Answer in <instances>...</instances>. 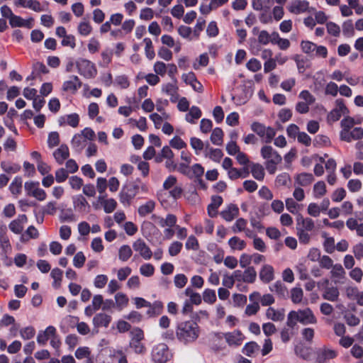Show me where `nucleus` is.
Returning <instances> with one entry per match:
<instances>
[{"label":"nucleus","instance_id":"1","mask_svg":"<svg viewBox=\"0 0 363 363\" xmlns=\"http://www.w3.org/2000/svg\"><path fill=\"white\" fill-rule=\"evenodd\" d=\"M201 330L198 324L191 320L184 321L178 324L176 328V337L184 345H191L196 341Z\"/></svg>","mask_w":363,"mask_h":363},{"label":"nucleus","instance_id":"2","mask_svg":"<svg viewBox=\"0 0 363 363\" xmlns=\"http://www.w3.org/2000/svg\"><path fill=\"white\" fill-rule=\"evenodd\" d=\"M182 189L177 185V179L174 175H169L162 184V188L157 193L159 201L163 203L167 196L176 201L181 197Z\"/></svg>","mask_w":363,"mask_h":363},{"label":"nucleus","instance_id":"3","mask_svg":"<svg viewBox=\"0 0 363 363\" xmlns=\"http://www.w3.org/2000/svg\"><path fill=\"white\" fill-rule=\"evenodd\" d=\"M297 322L303 325H313L317 323V318L310 308L290 311L287 317V325L293 328Z\"/></svg>","mask_w":363,"mask_h":363},{"label":"nucleus","instance_id":"4","mask_svg":"<svg viewBox=\"0 0 363 363\" xmlns=\"http://www.w3.org/2000/svg\"><path fill=\"white\" fill-rule=\"evenodd\" d=\"M261 155L266 160L265 167L270 174H274L277 171V166L281 162L280 155L269 145H264L261 148Z\"/></svg>","mask_w":363,"mask_h":363},{"label":"nucleus","instance_id":"5","mask_svg":"<svg viewBox=\"0 0 363 363\" xmlns=\"http://www.w3.org/2000/svg\"><path fill=\"white\" fill-rule=\"evenodd\" d=\"M301 48L303 52L310 56L325 58L328 55V49L326 47L317 45L308 40H303L301 43Z\"/></svg>","mask_w":363,"mask_h":363},{"label":"nucleus","instance_id":"6","mask_svg":"<svg viewBox=\"0 0 363 363\" xmlns=\"http://www.w3.org/2000/svg\"><path fill=\"white\" fill-rule=\"evenodd\" d=\"M152 358L155 363H166L172 358V354L166 344L160 343L153 348Z\"/></svg>","mask_w":363,"mask_h":363},{"label":"nucleus","instance_id":"7","mask_svg":"<svg viewBox=\"0 0 363 363\" xmlns=\"http://www.w3.org/2000/svg\"><path fill=\"white\" fill-rule=\"evenodd\" d=\"M76 66L79 73L85 78L91 79L97 74V70L94 63L86 59H79L76 61Z\"/></svg>","mask_w":363,"mask_h":363},{"label":"nucleus","instance_id":"8","mask_svg":"<svg viewBox=\"0 0 363 363\" xmlns=\"http://www.w3.org/2000/svg\"><path fill=\"white\" fill-rule=\"evenodd\" d=\"M286 8L289 13L295 15L311 11L309 2L306 0H293L288 4Z\"/></svg>","mask_w":363,"mask_h":363},{"label":"nucleus","instance_id":"9","mask_svg":"<svg viewBox=\"0 0 363 363\" xmlns=\"http://www.w3.org/2000/svg\"><path fill=\"white\" fill-rule=\"evenodd\" d=\"M223 337L230 347L240 346L245 340L244 335L238 330L223 333Z\"/></svg>","mask_w":363,"mask_h":363},{"label":"nucleus","instance_id":"10","mask_svg":"<svg viewBox=\"0 0 363 363\" xmlns=\"http://www.w3.org/2000/svg\"><path fill=\"white\" fill-rule=\"evenodd\" d=\"M138 308H145V315L147 317H151L160 313L162 306L159 303H155L151 305L145 299L138 298Z\"/></svg>","mask_w":363,"mask_h":363},{"label":"nucleus","instance_id":"11","mask_svg":"<svg viewBox=\"0 0 363 363\" xmlns=\"http://www.w3.org/2000/svg\"><path fill=\"white\" fill-rule=\"evenodd\" d=\"M337 106L333 109L328 116L330 122L337 121L342 115L347 113L348 110L341 100H337Z\"/></svg>","mask_w":363,"mask_h":363},{"label":"nucleus","instance_id":"12","mask_svg":"<svg viewBox=\"0 0 363 363\" xmlns=\"http://www.w3.org/2000/svg\"><path fill=\"white\" fill-rule=\"evenodd\" d=\"M182 80L191 88L199 93L203 92V85L196 79L195 74L193 72H189L182 75Z\"/></svg>","mask_w":363,"mask_h":363},{"label":"nucleus","instance_id":"13","mask_svg":"<svg viewBox=\"0 0 363 363\" xmlns=\"http://www.w3.org/2000/svg\"><path fill=\"white\" fill-rule=\"evenodd\" d=\"M247 220L245 218H240L232 226V230L235 233L244 232L246 237L253 238L255 236V233L252 230L247 228Z\"/></svg>","mask_w":363,"mask_h":363},{"label":"nucleus","instance_id":"14","mask_svg":"<svg viewBox=\"0 0 363 363\" xmlns=\"http://www.w3.org/2000/svg\"><path fill=\"white\" fill-rule=\"evenodd\" d=\"M337 352L335 350L323 347L317 352V361L318 363H324L328 360L334 359L337 357Z\"/></svg>","mask_w":363,"mask_h":363},{"label":"nucleus","instance_id":"15","mask_svg":"<svg viewBox=\"0 0 363 363\" xmlns=\"http://www.w3.org/2000/svg\"><path fill=\"white\" fill-rule=\"evenodd\" d=\"M28 221L25 214L18 215L17 218L13 220L9 225L11 231L15 234H21L23 230V225Z\"/></svg>","mask_w":363,"mask_h":363},{"label":"nucleus","instance_id":"16","mask_svg":"<svg viewBox=\"0 0 363 363\" xmlns=\"http://www.w3.org/2000/svg\"><path fill=\"white\" fill-rule=\"evenodd\" d=\"M82 86V82L77 76L72 75L63 83L62 89L65 91L75 93Z\"/></svg>","mask_w":363,"mask_h":363},{"label":"nucleus","instance_id":"17","mask_svg":"<svg viewBox=\"0 0 363 363\" xmlns=\"http://www.w3.org/2000/svg\"><path fill=\"white\" fill-rule=\"evenodd\" d=\"M56 333L57 330L52 325L47 327L45 330H40L37 336V342L40 345H45L48 340L50 338L51 339V337L54 336Z\"/></svg>","mask_w":363,"mask_h":363},{"label":"nucleus","instance_id":"18","mask_svg":"<svg viewBox=\"0 0 363 363\" xmlns=\"http://www.w3.org/2000/svg\"><path fill=\"white\" fill-rule=\"evenodd\" d=\"M111 320L112 318L111 315L104 313H99L94 316L92 323L95 328H108Z\"/></svg>","mask_w":363,"mask_h":363},{"label":"nucleus","instance_id":"19","mask_svg":"<svg viewBox=\"0 0 363 363\" xmlns=\"http://www.w3.org/2000/svg\"><path fill=\"white\" fill-rule=\"evenodd\" d=\"M260 280L265 284H268L274 279V269L270 264H264L259 273Z\"/></svg>","mask_w":363,"mask_h":363},{"label":"nucleus","instance_id":"20","mask_svg":"<svg viewBox=\"0 0 363 363\" xmlns=\"http://www.w3.org/2000/svg\"><path fill=\"white\" fill-rule=\"evenodd\" d=\"M315 228L314 221L310 218H304L301 215H298L296 218L297 230H303L305 231H312Z\"/></svg>","mask_w":363,"mask_h":363},{"label":"nucleus","instance_id":"21","mask_svg":"<svg viewBox=\"0 0 363 363\" xmlns=\"http://www.w3.org/2000/svg\"><path fill=\"white\" fill-rule=\"evenodd\" d=\"M239 214L238 207L233 203L229 204L220 212L221 217L226 221L230 222Z\"/></svg>","mask_w":363,"mask_h":363},{"label":"nucleus","instance_id":"22","mask_svg":"<svg viewBox=\"0 0 363 363\" xmlns=\"http://www.w3.org/2000/svg\"><path fill=\"white\" fill-rule=\"evenodd\" d=\"M53 157L59 164H62L65 160L69 157V148L67 145H61L53 152Z\"/></svg>","mask_w":363,"mask_h":363},{"label":"nucleus","instance_id":"23","mask_svg":"<svg viewBox=\"0 0 363 363\" xmlns=\"http://www.w3.org/2000/svg\"><path fill=\"white\" fill-rule=\"evenodd\" d=\"M223 203V199L220 196H213L211 203L207 207L208 214L210 217L214 218L218 214V209Z\"/></svg>","mask_w":363,"mask_h":363},{"label":"nucleus","instance_id":"24","mask_svg":"<svg viewBox=\"0 0 363 363\" xmlns=\"http://www.w3.org/2000/svg\"><path fill=\"white\" fill-rule=\"evenodd\" d=\"M313 180V176L311 173H300L294 177L295 184H297L298 186H309Z\"/></svg>","mask_w":363,"mask_h":363},{"label":"nucleus","instance_id":"25","mask_svg":"<svg viewBox=\"0 0 363 363\" xmlns=\"http://www.w3.org/2000/svg\"><path fill=\"white\" fill-rule=\"evenodd\" d=\"M355 122L353 118L346 117L341 121L342 130L340 133V139H348L347 133L351 130Z\"/></svg>","mask_w":363,"mask_h":363},{"label":"nucleus","instance_id":"26","mask_svg":"<svg viewBox=\"0 0 363 363\" xmlns=\"http://www.w3.org/2000/svg\"><path fill=\"white\" fill-rule=\"evenodd\" d=\"M72 201L74 209L79 212H86V208L90 207L86 199L81 194L73 196Z\"/></svg>","mask_w":363,"mask_h":363},{"label":"nucleus","instance_id":"27","mask_svg":"<svg viewBox=\"0 0 363 363\" xmlns=\"http://www.w3.org/2000/svg\"><path fill=\"white\" fill-rule=\"evenodd\" d=\"M86 145V141L80 133L75 134L71 141L72 148L78 153H80Z\"/></svg>","mask_w":363,"mask_h":363},{"label":"nucleus","instance_id":"28","mask_svg":"<svg viewBox=\"0 0 363 363\" xmlns=\"http://www.w3.org/2000/svg\"><path fill=\"white\" fill-rule=\"evenodd\" d=\"M266 316L268 319L273 321H281L284 320L285 314L284 309H275L274 308L269 307L266 311Z\"/></svg>","mask_w":363,"mask_h":363},{"label":"nucleus","instance_id":"29","mask_svg":"<svg viewBox=\"0 0 363 363\" xmlns=\"http://www.w3.org/2000/svg\"><path fill=\"white\" fill-rule=\"evenodd\" d=\"M188 111L189 112L185 116V120L189 123H196L201 116V109L198 106H193Z\"/></svg>","mask_w":363,"mask_h":363},{"label":"nucleus","instance_id":"30","mask_svg":"<svg viewBox=\"0 0 363 363\" xmlns=\"http://www.w3.org/2000/svg\"><path fill=\"white\" fill-rule=\"evenodd\" d=\"M155 208V202L152 200H148L142 203L138 208V212L141 216H145L151 213Z\"/></svg>","mask_w":363,"mask_h":363},{"label":"nucleus","instance_id":"31","mask_svg":"<svg viewBox=\"0 0 363 363\" xmlns=\"http://www.w3.org/2000/svg\"><path fill=\"white\" fill-rule=\"evenodd\" d=\"M228 245L233 250L238 251L244 250L247 246L246 242L237 236L232 237L229 239Z\"/></svg>","mask_w":363,"mask_h":363},{"label":"nucleus","instance_id":"32","mask_svg":"<svg viewBox=\"0 0 363 363\" xmlns=\"http://www.w3.org/2000/svg\"><path fill=\"white\" fill-rule=\"evenodd\" d=\"M327 193L326 184L323 181L316 182L313 188V194L314 198L320 199L325 196Z\"/></svg>","mask_w":363,"mask_h":363},{"label":"nucleus","instance_id":"33","mask_svg":"<svg viewBox=\"0 0 363 363\" xmlns=\"http://www.w3.org/2000/svg\"><path fill=\"white\" fill-rule=\"evenodd\" d=\"M348 139H341L342 140L350 143L352 140H357L363 137V128L360 127H357L353 128L352 130H350L347 133Z\"/></svg>","mask_w":363,"mask_h":363},{"label":"nucleus","instance_id":"34","mask_svg":"<svg viewBox=\"0 0 363 363\" xmlns=\"http://www.w3.org/2000/svg\"><path fill=\"white\" fill-rule=\"evenodd\" d=\"M273 44L277 45L281 50H285L290 47V41L286 38H281L276 31L273 32Z\"/></svg>","mask_w":363,"mask_h":363},{"label":"nucleus","instance_id":"35","mask_svg":"<svg viewBox=\"0 0 363 363\" xmlns=\"http://www.w3.org/2000/svg\"><path fill=\"white\" fill-rule=\"evenodd\" d=\"M339 296V291L337 287L331 286L325 289L323 298L330 301H335Z\"/></svg>","mask_w":363,"mask_h":363},{"label":"nucleus","instance_id":"36","mask_svg":"<svg viewBox=\"0 0 363 363\" xmlns=\"http://www.w3.org/2000/svg\"><path fill=\"white\" fill-rule=\"evenodd\" d=\"M75 357L78 359H86V363H91V359L90 357L91 351L88 347H80L75 351Z\"/></svg>","mask_w":363,"mask_h":363},{"label":"nucleus","instance_id":"37","mask_svg":"<svg viewBox=\"0 0 363 363\" xmlns=\"http://www.w3.org/2000/svg\"><path fill=\"white\" fill-rule=\"evenodd\" d=\"M270 290L272 292L277 294L281 297H285L288 294L286 286L280 281H276L270 286Z\"/></svg>","mask_w":363,"mask_h":363},{"label":"nucleus","instance_id":"38","mask_svg":"<svg viewBox=\"0 0 363 363\" xmlns=\"http://www.w3.org/2000/svg\"><path fill=\"white\" fill-rule=\"evenodd\" d=\"M257 40L259 43L263 45H267L270 43L273 44V32L269 33L266 30L258 32Z\"/></svg>","mask_w":363,"mask_h":363},{"label":"nucleus","instance_id":"39","mask_svg":"<svg viewBox=\"0 0 363 363\" xmlns=\"http://www.w3.org/2000/svg\"><path fill=\"white\" fill-rule=\"evenodd\" d=\"M251 172L253 177L258 181H262L264 178V169L260 164H253L251 167Z\"/></svg>","mask_w":363,"mask_h":363},{"label":"nucleus","instance_id":"40","mask_svg":"<svg viewBox=\"0 0 363 363\" xmlns=\"http://www.w3.org/2000/svg\"><path fill=\"white\" fill-rule=\"evenodd\" d=\"M259 350V345L255 342H250L245 344L242 348V352L248 357L255 355Z\"/></svg>","mask_w":363,"mask_h":363},{"label":"nucleus","instance_id":"41","mask_svg":"<svg viewBox=\"0 0 363 363\" xmlns=\"http://www.w3.org/2000/svg\"><path fill=\"white\" fill-rule=\"evenodd\" d=\"M259 21L263 24H271L273 23L271 10L269 7L265 6L264 9L260 11L258 16Z\"/></svg>","mask_w":363,"mask_h":363},{"label":"nucleus","instance_id":"42","mask_svg":"<svg viewBox=\"0 0 363 363\" xmlns=\"http://www.w3.org/2000/svg\"><path fill=\"white\" fill-rule=\"evenodd\" d=\"M177 86L172 83H167L162 85V91L166 94L171 96V101H175L176 98L174 97L177 94Z\"/></svg>","mask_w":363,"mask_h":363},{"label":"nucleus","instance_id":"43","mask_svg":"<svg viewBox=\"0 0 363 363\" xmlns=\"http://www.w3.org/2000/svg\"><path fill=\"white\" fill-rule=\"evenodd\" d=\"M242 281L245 283H253L256 280L257 272L254 267H248L244 271Z\"/></svg>","mask_w":363,"mask_h":363},{"label":"nucleus","instance_id":"44","mask_svg":"<svg viewBox=\"0 0 363 363\" xmlns=\"http://www.w3.org/2000/svg\"><path fill=\"white\" fill-rule=\"evenodd\" d=\"M223 132L221 128H216L213 130L211 135V141L216 145H220L223 143Z\"/></svg>","mask_w":363,"mask_h":363},{"label":"nucleus","instance_id":"45","mask_svg":"<svg viewBox=\"0 0 363 363\" xmlns=\"http://www.w3.org/2000/svg\"><path fill=\"white\" fill-rule=\"evenodd\" d=\"M178 33L182 38L184 39L189 40H195V38L194 37V31L190 27L186 26H180L178 28Z\"/></svg>","mask_w":363,"mask_h":363},{"label":"nucleus","instance_id":"46","mask_svg":"<svg viewBox=\"0 0 363 363\" xmlns=\"http://www.w3.org/2000/svg\"><path fill=\"white\" fill-rule=\"evenodd\" d=\"M272 21L278 22L281 21L284 16V9L282 6H275L271 11Z\"/></svg>","mask_w":363,"mask_h":363},{"label":"nucleus","instance_id":"47","mask_svg":"<svg viewBox=\"0 0 363 363\" xmlns=\"http://www.w3.org/2000/svg\"><path fill=\"white\" fill-rule=\"evenodd\" d=\"M303 297V291L299 287H294L291 290V298L294 303H301Z\"/></svg>","mask_w":363,"mask_h":363},{"label":"nucleus","instance_id":"48","mask_svg":"<svg viewBox=\"0 0 363 363\" xmlns=\"http://www.w3.org/2000/svg\"><path fill=\"white\" fill-rule=\"evenodd\" d=\"M223 154L221 150L217 148L207 149L206 156L216 162H219Z\"/></svg>","mask_w":363,"mask_h":363},{"label":"nucleus","instance_id":"49","mask_svg":"<svg viewBox=\"0 0 363 363\" xmlns=\"http://www.w3.org/2000/svg\"><path fill=\"white\" fill-rule=\"evenodd\" d=\"M38 236L39 233L38 230L33 225H30L27 228L25 233L22 235L21 240L22 241H27L30 238L35 239Z\"/></svg>","mask_w":363,"mask_h":363},{"label":"nucleus","instance_id":"50","mask_svg":"<svg viewBox=\"0 0 363 363\" xmlns=\"http://www.w3.org/2000/svg\"><path fill=\"white\" fill-rule=\"evenodd\" d=\"M22 178L16 177L9 186V189L13 194H18L21 192L22 188Z\"/></svg>","mask_w":363,"mask_h":363},{"label":"nucleus","instance_id":"51","mask_svg":"<svg viewBox=\"0 0 363 363\" xmlns=\"http://www.w3.org/2000/svg\"><path fill=\"white\" fill-rule=\"evenodd\" d=\"M138 251L145 259H150L152 256V251L144 242H138Z\"/></svg>","mask_w":363,"mask_h":363},{"label":"nucleus","instance_id":"52","mask_svg":"<svg viewBox=\"0 0 363 363\" xmlns=\"http://www.w3.org/2000/svg\"><path fill=\"white\" fill-rule=\"evenodd\" d=\"M113 50L111 49L107 48L105 49L101 52L102 60L99 63L100 66L103 67H106L110 64L112 60Z\"/></svg>","mask_w":363,"mask_h":363},{"label":"nucleus","instance_id":"53","mask_svg":"<svg viewBox=\"0 0 363 363\" xmlns=\"http://www.w3.org/2000/svg\"><path fill=\"white\" fill-rule=\"evenodd\" d=\"M60 120H63L64 122H66L69 125L75 128L78 125L79 122V115L77 113H72L66 116L65 117L61 118ZM60 123H62V121Z\"/></svg>","mask_w":363,"mask_h":363},{"label":"nucleus","instance_id":"54","mask_svg":"<svg viewBox=\"0 0 363 363\" xmlns=\"http://www.w3.org/2000/svg\"><path fill=\"white\" fill-rule=\"evenodd\" d=\"M77 30L81 35L87 36L91 33L92 27L88 21H84L79 23Z\"/></svg>","mask_w":363,"mask_h":363},{"label":"nucleus","instance_id":"55","mask_svg":"<svg viewBox=\"0 0 363 363\" xmlns=\"http://www.w3.org/2000/svg\"><path fill=\"white\" fill-rule=\"evenodd\" d=\"M60 219L61 222H72L76 220L71 208L61 211Z\"/></svg>","mask_w":363,"mask_h":363},{"label":"nucleus","instance_id":"56","mask_svg":"<svg viewBox=\"0 0 363 363\" xmlns=\"http://www.w3.org/2000/svg\"><path fill=\"white\" fill-rule=\"evenodd\" d=\"M143 43L145 44V51L146 57L149 60H152L155 57V51L152 46V40L150 38H145L143 40Z\"/></svg>","mask_w":363,"mask_h":363},{"label":"nucleus","instance_id":"57","mask_svg":"<svg viewBox=\"0 0 363 363\" xmlns=\"http://www.w3.org/2000/svg\"><path fill=\"white\" fill-rule=\"evenodd\" d=\"M203 298L204 302L213 304L216 301V291L213 289H206L203 293Z\"/></svg>","mask_w":363,"mask_h":363},{"label":"nucleus","instance_id":"58","mask_svg":"<svg viewBox=\"0 0 363 363\" xmlns=\"http://www.w3.org/2000/svg\"><path fill=\"white\" fill-rule=\"evenodd\" d=\"M276 184L278 186H288L291 184V177L288 173H281L276 178Z\"/></svg>","mask_w":363,"mask_h":363},{"label":"nucleus","instance_id":"59","mask_svg":"<svg viewBox=\"0 0 363 363\" xmlns=\"http://www.w3.org/2000/svg\"><path fill=\"white\" fill-rule=\"evenodd\" d=\"M35 334V330L33 326H28L20 330V335L23 340H30Z\"/></svg>","mask_w":363,"mask_h":363},{"label":"nucleus","instance_id":"60","mask_svg":"<svg viewBox=\"0 0 363 363\" xmlns=\"http://www.w3.org/2000/svg\"><path fill=\"white\" fill-rule=\"evenodd\" d=\"M167 65L161 61H157L153 66V70L158 76L164 77L167 73Z\"/></svg>","mask_w":363,"mask_h":363},{"label":"nucleus","instance_id":"61","mask_svg":"<svg viewBox=\"0 0 363 363\" xmlns=\"http://www.w3.org/2000/svg\"><path fill=\"white\" fill-rule=\"evenodd\" d=\"M331 276L334 278L342 279L345 274V272L342 266L340 264H336L332 267Z\"/></svg>","mask_w":363,"mask_h":363},{"label":"nucleus","instance_id":"62","mask_svg":"<svg viewBox=\"0 0 363 363\" xmlns=\"http://www.w3.org/2000/svg\"><path fill=\"white\" fill-rule=\"evenodd\" d=\"M60 143V136L57 132L53 131L49 133L48 138V145L50 148L58 145Z\"/></svg>","mask_w":363,"mask_h":363},{"label":"nucleus","instance_id":"63","mask_svg":"<svg viewBox=\"0 0 363 363\" xmlns=\"http://www.w3.org/2000/svg\"><path fill=\"white\" fill-rule=\"evenodd\" d=\"M246 67L251 72H256L261 69L262 64L256 58H251L246 64Z\"/></svg>","mask_w":363,"mask_h":363},{"label":"nucleus","instance_id":"64","mask_svg":"<svg viewBox=\"0 0 363 363\" xmlns=\"http://www.w3.org/2000/svg\"><path fill=\"white\" fill-rule=\"evenodd\" d=\"M132 255L131 248L128 245H123L119 250L118 257L122 261L128 260Z\"/></svg>","mask_w":363,"mask_h":363}]
</instances>
